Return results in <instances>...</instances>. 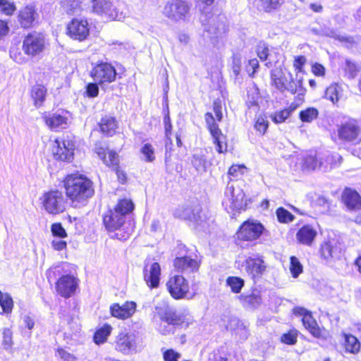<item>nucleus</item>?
<instances>
[{
	"label": "nucleus",
	"mask_w": 361,
	"mask_h": 361,
	"mask_svg": "<svg viewBox=\"0 0 361 361\" xmlns=\"http://www.w3.org/2000/svg\"><path fill=\"white\" fill-rule=\"evenodd\" d=\"M134 209V204L131 200L122 199L120 200L113 210H109L106 214L104 216L103 221L106 228L109 231H115L112 236L120 240H126L130 236L129 231H122L125 228L124 226L126 219Z\"/></svg>",
	"instance_id": "nucleus-1"
},
{
	"label": "nucleus",
	"mask_w": 361,
	"mask_h": 361,
	"mask_svg": "<svg viewBox=\"0 0 361 361\" xmlns=\"http://www.w3.org/2000/svg\"><path fill=\"white\" fill-rule=\"evenodd\" d=\"M63 182L66 197L70 199L73 207L85 205L94 195L92 182L82 175H68Z\"/></svg>",
	"instance_id": "nucleus-2"
},
{
	"label": "nucleus",
	"mask_w": 361,
	"mask_h": 361,
	"mask_svg": "<svg viewBox=\"0 0 361 361\" xmlns=\"http://www.w3.org/2000/svg\"><path fill=\"white\" fill-rule=\"evenodd\" d=\"M204 35L213 43L227 31L226 18L224 14H214L204 12L200 16Z\"/></svg>",
	"instance_id": "nucleus-3"
},
{
	"label": "nucleus",
	"mask_w": 361,
	"mask_h": 361,
	"mask_svg": "<svg viewBox=\"0 0 361 361\" xmlns=\"http://www.w3.org/2000/svg\"><path fill=\"white\" fill-rule=\"evenodd\" d=\"M155 310L160 319L167 324V326L161 325L159 327V331L164 335L173 334L174 326H180L185 322L188 323L186 314L177 312L168 305L156 306Z\"/></svg>",
	"instance_id": "nucleus-4"
},
{
	"label": "nucleus",
	"mask_w": 361,
	"mask_h": 361,
	"mask_svg": "<svg viewBox=\"0 0 361 361\" xmlns=\"http://www.w3.org/2000/svg\"><path fill=\"white\" fill-rule=\"evenodd\" d=\"M174 216L192 223L196 229L204 228L207 223V216L202 212L199 203L179 207L176 209Z\"/></svg>",
	"instance_id": "nucleus-5"
},
{
	"label": "nucleus",
	"mask_w": 361,
	"mask_h": 361,
	"mask_svg": "<svg viewBox=\"0 0 361 361\" xmlns=\"http://www.w3.org/2000/svg\"><path fill=\"white\" fill-rule=\"evenodd\" d=\"M190 6L183 0H169L166 4L164 15L175 22L188 21L190 17Z\"/></svg>",
	"instance_id": "nucleus-6"
},
{
	"label": "nucleus",
	"mask_w": 361,
	"mask_h": 361,
	"mask_svg": "<svg viewBox=\"0 0 361 361\" xmlns=\"http://www.w3.org/2000/svg\"><path fill=\"white\" fill-rule=\"evenodd\" d=\"M67 198L61 191L58 190L49 191L43 196V207L49 214H61L66 209Z\"/></svg>",
	"instance_id": "nucleus-7"
},
{
	"label": "nucleus",
	"mask_w": 361,
	"mask_h": 361,
	"mask_svg": "<svg viewBox=\"0 0 361 361\" xmlns=\"http://www.w3.org/2000/svg\"><path fill=\"white\" fill-rule=\"evenodd\" d=\"M223 204L231 209L241 211L246 208L245 193L240 187H235L233 183L228 182L226 188Z\"/></svg>",
	"instance_id": "nucleus-8"
},
{
	"label": "nucleus",
	"mask_w": 361,
	"mask_h": 361,
	"mask_svg": "<svg viewBox=\"0 0 361 361\" xmlns=\"http://www.w3.org/2000/svg\"><path fill=\"white\" fill-rule=\"evenodd\" d=\"M137 336L134 332H120L114 341L115 349L124 354L130 355L137 352Z\"/></svg>",
	"instance_id": "nucleus-9"
},
{
	"label": "nucleus",
	"mask_w": 361,
	"mask_h": 361,
	"mask_svg": "<svg viewBox=\"0 0 361 361\" xmlns=\"http://www.w3.org/2000/svg\"><path fill=\"white\" fill-rule=\"evenodd\" d=\"M116 75V68L111 63L104 61L96 63L90 72L94 82L100 85L114 82Z\"/></svg>",
	"instance_id": "nucleus-10"
},
{
	"label": "nucleus",
	"mask_w": 361,
	"mask_h": 361,
	"mask_svg": "<svg viewBox=\"0 0 361 361\" xmlns=\"http://www.w3.org/2000/svg\"><path fill=\"white\" fill-rule=\"evenodd\" d=\"M75 144L69 139H56L54 141L52 152L56 160L71 161L73 158Z\"/></svg>",
	"instance_id": "nucleus-11"
},
{
	"label": "nucleus",
	"mask_w": 361,
	"mask_h": 361,
	"mask_svg": "<svg viewBox=\"0 0 361 361\" xmlns=\"http://www.w3.org/2000/svg\"><path fill=\"white\" fill-rule=\"evenodd\" d=\"M264 226L260 223L252 221H245L236 233L237 238L246 241L257 239L262 233Z\"/></svg>",
	"instance_id": "nucleus-12"
},
{
	"label": "nucleus",
	"mask_w": 361,
	"mask_h": 361,
	"mask_svg": "<svg viewBox=\"0 0 361 361\" xmlns=\"http://www.w3.org/2000/svg\"><path fill=\"white\" fill-rule=\"evenodd\" d=\"M241 268L252 279L260 277L266 270V265L262 257L257 255L249 256L241 262Z\"/></svg>",
	"instance_id": "nucleus-13"
},
{
	"label": "nucleus",
	"mask_w": 361,
	"mask_h": 361,
	"mask_svg": "<svg viewBox=\"0 0 361 361\" xmlns=\"http://www.w3.org/2000/svg\"><path fill=\"white\" fill-rule=\"evenodd\" d=\"M44 48V38L41 33H30L23 40V49L27 55L36 56L40 54Z\"/></svg>",
	"instance_id": "nucleus-14"
},
{
	"label": "nucleus",
	"mask_w": 361,
	"mask_h": 361,
	"mask_svg": "<svg viewBox=\"0 0 361 361\" xmlns=\"http://www.w3.org/2000/svg\"><path fill=\"white\" fill-rule=\"evenodd\" d=\"M338 135L340 140L357 144L361 141V129L355 121H349L342 124L338 130Z\"/></svg>",
	"instance_id": "nucleus-15"
},
{
	"label": "nucleus",
	"mask_w": 361,
	"mask_h": 361,
	"mask_svg": "<svg viewBox=\"0 0 361 361\" xmlns=\"http://www.w3.org/2000/svg\"><path fill=\"white\" fill-rule=\"evenodd\" d=\"M167 289L175 299L185 297L189 290V285L185 279L180 275L171 277L166 283Z\"/></svg>",
	"instance_id": "nucleus-16"
},
{
	"label": "nucleus",
	"mask_w": 361,
	"mask_h": 361,
	"mask_svg": "<svg viewBox=\"0 0 361 361\" xmlns=\"http://www.w3.org/2000/svg\"><path fill=\"white\" fill-rule=\"evenodd\" d=\"M78 286V279L72 275L66 274L61 276L56 283L58 294L65 298L72 296Z\"/></svg>",
	"instance_id": "nucleus-17"
},
{
	"label": "nucleus",
	"mask_w": 361,
	"mask_h": 361,
	"mask_svg": "<svg viewBox=\"0 0 361 361\" xmlns=\"http://www.w3.org/2000/svg\"><path fill=\"white\" fill-rule=\"evenodd\" d=\"M67 30L72 39L83 41L89 35V24L86 20L75 18L68 25Z\"/></svg>",
	"instance_id": "nucleus-18"
},
{
	"label": "nucleus",
	"mask_w": 361,
	"mask_h": 361,
	"mask_svg": "<svg viewBox=\"0 0 361 361\" xmlns=\"http://www.w3.org/2000/svg\"><path fill=\"white\" fill-rule=\"evenodd\" d=\"M95 152L107 166L116 170L118 167V155L113 150H108L101 142L95 145Z\"/></svg>",
	"instance_id": "nucleus-19"
},
{
	"label": "nucleus",
	"mask_w": 361,
	"mask_h": 361,
	"mask_svg": "<svg viewBox=\"0 0 361 361\" xmlns=\"http://www.w3.org/2000/svg\"><path fill=\"white\" fill-rule=\"evenodd\" d=\"M137 305L133 301H127L120 305L114 303L111 305L110 311L113 317L120 319H126L132 317L136 311Z\"/></svg>",
	"instance_id": "nucleus-20"
},
{
	"label": "nucleus",
	"mask_w": 361,
	"mask_h": 361,
	"mask_svg": "<svg viewBox=\"0 0 361 361\" xmlns=\"http://www.w3.org/2000/svg\"><path fill=\"white\" fill-rule=\"evenodd\" d=\"M93 11L100 15H104L112 20H120L118 12L110 0H93Z\"/></svg>",
	"instance_id": "nucleus-21"
},
{
	"label": "nucleus",
	"mask_w": 361,
	"mask_h": 361,
	"mask_svg": "<svg viewBox=\"0 0 361 361\" xmlns=\"http://www.w3.org/2000/svg\"><path fill=\"white\" fill-rule=\"evenodd\" d=\"M200 267V262L197 256L192 258L190 256L176 257L174 260V267L178 271L188 274L197 271Z\"/></svg>",
	"instance_id": "nucleus-22"
},
{
	"label": "nucleus",
	"mask_w": 361,
	"mask_h": 361,
	"mask_svg": "<svg viewBox=\"0 0 361 361\" xmlns=\"http://www.w3.org/2000/svg\"><path fill=\"white\" fill-rule=\"evenodd\" d=\"M161 268L157 262L152 263L149 267L145 265L144 279L151 288H157L159 284Z\"/></svg>",
	"instance_id": "nucleus-23"
},
{
	"label": "nucleus",
	"mask_w": 361,
	"mask_h": 361,
	"mask_svg": "<svg viewBox=\"0 0 361 361\" xmlns=\"http://www.w3.org/2000/svg\"><path fill=\"white\" fill-rule=\"evenodd\" d=\"M212 136L213 142L216 145V149L219 153H225L227 151L226 136L224 135L216 123L208 127Z\"/></svg>",
	"instance_id": "nucleus-24"
},
{
	"label": "nucleus",
	"mask_w": 361,
	"mask_h": 361,
	"mask_svg": "<svg viewBox=\"0 0 361 361\" xmlns=\"http://www.w3.org/2000/svg\"><path fill=\"white\" fill-rule=\"evenodd\" d=\"M37 16L38 15L33 6H26L19 12L18 22L22 27L29 28L34 25Z\"/></svg>",
	"instance_id": "nucleus-25"
},
{
	"label": "nucleus",
	"mask_w": 361,
	"mask_h": 361,
	"mask_svg": "<svg viewBox=\"0 0 361 361\" xmlns=\"http://www.w3.org/2000/svg\"><path fill=\"white\" fill-rule=\"evenodd\" d=\"M42 118L47 126L53 130L65 128L67 126V117L59 112L45 113Z\"/></svg>",
	"instance_id": "nucleus-26"
},
{
	"label": "nucleus",
	"mask_w": 361,
	"mask_h": 361,
	"mask_svg": "<svg viewBox=\"0 0 361 361\" xmlns=\"http://www.w3.org/2000/svg\"><path fill=\"white\" fill-rule=\"evenodd\" d=\"M320 252L322 257L329 259L331 258L338 259L341 256V248L337 241L329 240L322 245Z\"/></svg>",
	"instance_id": "nucleus-27"
},
{
	"label": "nucleus",
	"mask_w": 361,
	"mask_h": 361,
	"mask_svg": "<svg viewBox=\"0 0 361 361\" xmlns=\"http://www.w3.org/2000/svg\"><path fill=\"white\" fill-rule=\"evenodd\" d=\"M343 201L349 209H361V197L360 194L350 188H346L342 196Z\"/></svg>",
	"instance_id": "nucleus-28"
},
{
	"label": "nucleus",
	"mask_w": 361,
	"mask_h": 361,
	"mask_svg": "<svg viewBox=\"0 0 361 361\" xmlns=\"http://www.w3.org/2000/svg\"><path fill=\"white\" fill-rule=\"evenodd\" d=\"M317 231L311 226L305 225L298 230L296 238L301 244L310 245L317 236Z\"/></svg>",
	"instance_id": "nucleus-29"
},
{
	"label": "nucleus",
	"mask_w": 361,
	"mask_h": 361,
	"mask_svg": "<svg viewBox=\"0 0 361 361\" xmlns=\"http://www.w3.org/2000/svg\"><path fill=\"white\" fill-rule=\"evenodd\" d=\"M47 88L41 84H35L30 89V97L34 106L39 108L42 106L47 96Z\"/></svg>",
	"instance_id": "nucleus-30"
},
{
	"label": "nucleus",
	"mask_w": 361,
	"mask_h": 361,
	"mask_svg": "<svg viewBox=\"0 0 361 361\" xmlns=\"http://www.w3.org/2000/svg\"><path fill=\"white\" fill-rule=\"evenodd\" d=\"M238 299L244 307L250 309L257 308L262 302L261 295L257 290L249 295L242 294L238 296Z\"/></svg>",
	"instance_id": "nucleus-31"
},
{
	"label": "nucleus",
	"mask_w": 361,
	"mask_h": 361,
	"mask_svg": "<svg viewBox=\"0 0 361 361\" xmlns=\"http://www.w3.org/2000/svg\"><path fill=\"white\" fill-rule=\"evenodd\" d=\"M302 322L305 328L315 338H319L323 337L322 330L318 326L316 320L310 312L304 317L302 318Z\"/></svg>",
	"instance_id": "nucleus-32"
},
{
	"label": "nucleus",
	"mask_w": 361,
	"mask_h": 361,
	"mask_svg": "<svg viewBox=\"0 0 361 361\" xmlns=\"http://www.w3.org/2000/svg\"><path fill=\"white\" fill-rule=\"evenodd\" d=\"M192 164L198 172H204L209 165L204 151L200 150L193 154Z\"/></svg>",
	"instance_id": "nucleus-33"
},
{
	"label": "nucleus",
	"mask_w": 361,
	"mask_h": 361,
	"mask_svg": "<svg viewBox=\"0 0 361 361\" xmlns=\"http://www.w3.org/2000/svg\"><path fill=\"white\" fill-rule=\"evenodd\" d=\"M284 91H288L292 94L298 92L299 94L303 95L305 89L302 87V79L294 80L292 74L289 73L288 81L285 85Z\"/></svg>",
	"instance_id": "nucleus-34"
},
{
	"label": "nucleus",
	"mask_w": 361,
	"mask_h": 361,
	"mask_svg": "<svg viewBox=\"0 0 361 361\" xmlns=\"http://www.w3.org/2000/svg\"><path fill=\"white\" fill-rule=\"evenodd\" d=\"M101 131L108 136H111L115 133L116 129V122L114 117L105 116L102 118L100 123Z\"/></svg>",
	"instance_id": "nucleus-35"
},
{
	"label": "nucleus",
	"mask_w": 361,
	"mask_h": 361,
	"mask_svg": "<svg viewBox=\"0 0 361 361\" xmlns=\"http://www.w3.org/2000/svg\"><path fill=\"white\" fill-rule=\"evenodd\" d=\"M344 347L346 352L356 354L360 351V343L359 340L352 334H345Z\"/></svg>",
	"instance_id": "nucleus-36"
},
{
	"label": "nucleus",
	"mask_w": 361,
	"mask_h": 361,
	"mask_svg": "<svg viewBox=\"0 0 361 361\" xmlns=\"http://www.w3.org/2000/svg\"><path fill=\"white\" fill-rule=\"evenodd\" d=\"M295 109V106L290 105L286 109L276 111L271 114L270 118L275 123H281L290 116Z\"/></svg>",
	"instance_id": "nucleus-37"
},
{
	"label": "nucleus",
	"mask_w": 361,
	"mask_h": 361,
	"mask_svg": "<svg viewBox=\"0 0 361 361\" xmlns=\"http://www.w3.org/2000/svg\"><path fill=\"white\" fill-rule=\"evenodd\" d=\"M271 79L276 88L280 92H284L285 85L288 81V74L286 75L281 71H275L271 73Z\"/></svg>",
	"instance_id": "nucleus-38"
},
{
	"label": "nucleus",
	"mask_w": 361,
	"mask_h": 361,
	"mask_svg": "<svg viewBox=\"0 0 361 361\" xmlns=\"http://www.w3.org/2000/svg\"><path fill=\"white\" fill-rule=\"evenodd\" d=\"M341 91V87L338 84L331 85L325 91V97L335 104L339 100Z\"/></svg>",
	"instance_id": "nucleus-39"
},
{
	"label": "nucleus",
	"mask_w": 361,
	"mask_h": 361,
	"mask_svg": "<svg viewBox=\"0 0 361 361\" xmlns=\"http://www.w3.org/2000/svg\"><path fill=\"white\" fill-rule=\"evenodd\" d=\"M226 283L230 287L233 293H239L245 285V281L238 276H228L226 279Z\"/></svg>",
	"instance_id": "nucleus-40"
},
{
	"label": "nucleus",
	"mask_w": 361,
	"mask_h": 361,
	"mask_svg": "<svg viewBox=\"0 0 361 361\" xmlns=\"http://www.w3.org/2000/svg\"><path fill=\"white\" fill-rule=\"evenodd\" d=\"M111 326L106 324L99 329H98L94 335V341L97 344L104 343L111 331Z\"/></svg>",
	"instance_id": "nucleus-41"
},
{
	"label": "nucleus",
	"mask_w": 361,
	"mask_h": 361,
	"mask_svg": "<svg viewBox=\"0 0 361 361\" xmlns=\"http://www.w3.org/2000/svg\"><path fill=\"white\" fill-rule=\"evenodd\" d=\"M318 114L319 111L316 108L308 107L300 111L299 118L304 123H311L317 118Z\"/></svg>",
	"instance_id": "nucleus-42"
},
{
	"label": "nucleus",
	"mask_w": 361,
	"mask_h": 361,
	"mask_svg": "<svg viewBox=\"0 0 361 361\" xmlns=\"http://www.w3.org/2000/svg\"><path fill=\"white\" fill-rule=\"evenodd\" d=\"M322 165L313 154H309L302 159V169L304 170H314Z\"/></svg>",
	"instance_id": "nucleus-43"
},
{
	"label": "nucleus",
	"mask_w": 361,
	"mask_h": 361,
	"mask_svg": "<svg viewBox=\"0 0 361 361\" xmlns=\"http://www.w3.org/2000/svg\"><path fill=\"white\" fill-rule=\"evenodd\" d=\"M0 305L4 312L10 313L13 307V299L8 293H4L0 291Z\"/></svg>",
	"instance_id": "nucleus-44"
},
{
	"label": "nucleus",
	"mask_w": 361,
	"mask_h": 361,
	"mask_svg": "<svg viewBox=\"0 0 361 361\" xmlns=\"http://www.w3.org/2000/svg\"><path fill=\"white\" fill-rule=\"evenodd\" d=\"M276 214L279 221L281 223H289L294 219V216L283 207L277 209Z\"/></svg>",
	"instance_id": "nucleus-45"
},
{
	"label": "nucleus",
	"mask_w": 361,
	"mask_h": 361,
	"mask_svg": "<svg viewBox=\"0 0 361 361\" xmlns=\"http://www.w3.org/2000/svg\"><path fill=\"white\" fill-rule=\"evenodd\" d=\"M360 67L350 60L345 61V73L349 79H353L360 71Z\"/></svg>",
	"instance_id": "nucleus-46"
},
{
	"label": "nucleus",
	"mask_w": 361,
	"mask_h": 361,
	"mask_svg": "<svg viewBox=\"0 0 361 361\" xmlns=\"http://www.w3.org/2000/svg\"><path fill=\"white\" fill-rule=\"evenodd\" d=\"M3 334V341L2 345L3 348L6 350H8L11 349L13 342V332L9 328H4L2 332Z\"/></svg>",
	"instance_id": "nucleus-47"
},
{
	"label": "nucleus",
	"mask_w": 361,
	"mask_h": 361,
	"mask_svg": "<svg viewBox=\"0 0 361 361\" xmlns=\"http://www.w3.org/2000/svg\"><path fill=\"white\" fill-rule=\"evenodd\" d=\"M140 152L145 157L144 159L147 162H152L155 159L154 148L149 143L145 144L141 147Z\"/></svg>",
	"instance_id": "nucleus-48"
},
{
	"label": "nucleus",
	"mask_w": 361,
	"mask_h": 361,
	"mask_svg": "<svg viewBox=\"0 0 361 361\" xmlns=\"http://www.w3.org/2000/svg\"><path fill=\"white\" fill-rule=\"evenodd\" d=\"M290 271L294 278H297L302 271V266L298 258L294 256L290 257Z\"/></svg>",
	"instance_id": "nucleus-49"
},
{
	"label": "nucleus",
	"mask_w": 361,
	"mask_h": 361,
	"mask_svg": "<svg viewBox=\"0 0 361 361\" xmlns=\"http://www.w3.org/2000/svg\"><path fill=\"white\" fill-rule=\"evenodd\" d=\"M297 336L295 331H290L281 336V341L287 345H294L297 342Z\"/></svg>",
	"instance_id": "nucleus-50"
},
{
	"label": "nucleus",
	"mask_w": 361,
	"mask_h": 361,
	"mask_svg": "<svg viewBox=\"0 0 361 361\" xmlns=\"http://www.w3.org/2000/svg\"><path fill=\"white\" fill-rule=\"evenodd\" d=\"M16 10V6L13 3L7 0H0V11L6 15H11Z\"/></svg>",
	"instance_id": "nucleus-51"
},
{
	"label": "nucleus",
	"mask_w": 361,
	"mask_h": 361,
	"mask_svg": "<svg viewBox=\"0 0 361 361\" xmlns=\"http://www.w3.org/2000/svg\"><path fill=\"white\" fill-rule=\"evenodd\" d=\"M51 231L53 235L63 238L67 236L66 230L60 223H55L51 225Z\"/></svg>",
	"instance_id": "nucleus-52"
},
{
	"label": "nucleus",
	"mask_w": 361,
	"mask_h": 361,
	"mask_svg": "<svg viewBox=\"0 0 361 361\" xmlns=\"http://www.w3.org/2000/svg\"><path fill=\"white\" fill-rule=\"evenodd\" d=\"M257 54L262 61L267 60L269 56V48L267 45L264 42L259 43L257 47Z\"/></svg>",
	"instance_id": "nucleus-53"
},
{
	"label": "nucleus",
	"mask_w": 361,
	"mask_h": 361,
	"mask_svg": "<svg viewBox=\"0 0 361 361\" xmlns=\"http://www.w3.org/2000/svg\"><path fill=\"white\" fill-rule=\"evenodd\" d=\"M268 123L264 118L259 116L255 122V128L260 134L263 135L268 128Z\"/></svg>",
	"instance_id": "nucleus-54"
},
{
	"label": "nucleus",
	"mask_w": 361,
	"mask_h": 361,
	"mask_svg": "<svg viewBox=\"0 0 361 361\" xmlns=\"http://www.w3.org/2000/svg\"><path fill=\"white\" fill-rule=\"evenodd\" d=\"M241 58L239 55L235 54L232 58V71L235 77H237L241 70Z\"/></svg>",
	"instance_id": "nucleus-55"
},
{
	"label": "nucleus",
	"mask_w": 361,
	"mask_h": 361,
	"mask_svg": "<svg viewBox=\"0 0 361 361\" xmlns=\"http://www.w3.org/2000/svg\"><path fill=\"white\" fill-rule=\"evenodd\" d=\"M97 82H90L86 86V94L89 97H95L99 94V87Z\"/></svg>",
	"instance_id": "nucleus-56"
},
{
	"label": "nucleus",
	"mask_w": 361,
	"mask_h": 361,
	"mask_svg": "<svg viewBox=\"0 0 361 361\" xmlns=\"http://www.w3.org/2000/svg\"><path fill=\"white\" fill-rule=\"evenodd\" d=\"M164 361H178L180 355L173 349L166 350L163 355Z\"/></svg>",
	"instance_id": "nucleus-57"
},
{
	"label": "nucleus",
	"mask_w": 361,
	"mask_h": 361,
	"mask_svg": "<svg viewBox=\"0 0 361 361\" xmlns=\"http://www.w3.org/2000/svg\"><path fill=\"white\" fill-rule=\"evenodd\" d=\"M320 36H326L332 37L334 39H338L339 40H343V37L341 38L336 33V32L332 29L328 27H322L321 28Z\"/></svg>",
	"instance_id": "nucleus-58"
},
{
	"label": "nucleus",
	"mask_w": 361,
	"mask_h": 361,
	"mask_svg": "<svg viewBox=\"0 0 361 361\" xmlns=\"http://www.w3.org/2000/svg\"><path fill=\"white\" fill-rule=\"evenodd\" d=\"M236 334L239 335L240 339L245 340L249 336V331L245 325L241 323L237 327Z\"/></svg>",
	"instance_id": "nucleus-59"
},
{
	"label": "nucleus",
	"mask_w": 361,
	"mask_h": 361,
	"mask_svg": "<svg viewBox=\"0 0 361 361\" xmlns=\"http://www.w3.org/2000/svg\"><path fill=\"white\" fill-rule=\"evenodd\" d=\"M312 71L317 76H323L325 74L324 67L317 63L312 66Z\"/></svg>",
	"instance_id": "nucleus-60"
},
{
	"label": "nucleus",
	"mask_w": 361,
	"mask_h": 361,
	"mask_svg": "<svg viewBox=\"0 0 361 361\" xmlns=\"http://www.w3.org/2000/svg\"><path fill=\"white\" fill-rule=\"evenodd\" d=\"M305 62L306 59L304 56H298L295 58L293 66L295 68V69L300 71L302 68V66L305 65Z\"/></svg>",
	"instance_id": "nucleus-61"
},
{
	"label": "nucleus",
	"mask_w": 361,
	"mask_h": 361,
	"mask_svg": "<svg viewBox=\"0 0 361 361\" xmlns=\"http://www.w3.org/2000/svg\"><path fill=\"white\" fill-rule=\"evenodd\" d=\"M58 353L63 361H75V360L73 355L63 349H59Z\"/></svg>",
	"instance_id": "nucleus-62"
},
{
	"label": "nucleus",
	"mask_w": 361,
	"mask_h": 361,
	"mask_svg": "<svg viewBox=\"0 0 361 361\" xmlns=\"http://www.w3.org/2000/svg\"><path fill=\"white\" fill-rule=\"evenodd\" d=\"M9 27L6 21L0 20V40L3 39L8 32Z\"/></svg>",
	"instance_id": "nucleus-63"
},
{
	"label": "nucleus",
	"mask_w": 361,
	"mask_h": 361,
	"mask_svg": "<svg viewBox=\"0 0 361 361\" xmlns=\"http://www.w3.org/2000/svg\"><path fill=\"white\" fill-rule=\"evenodd\" d=\"M52 247L56 250H63L66 247V242L61 240H53Z\"/></svg>",
	"instance_id": "nucleus-64"
}]
</instances>
